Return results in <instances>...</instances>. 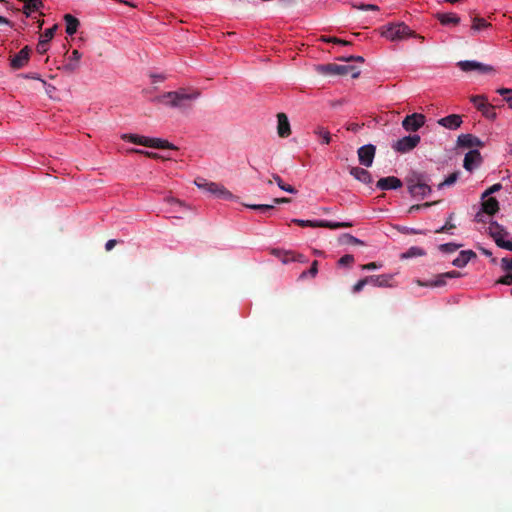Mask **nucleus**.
<instances>
[{"label": "nucleus", "mask_w": 512, "mask_h": 512, "mask_svg": "<svg viewBox=\"0 0 512 512\" xmlns=\"http://www.w3.org/2000/svg\"><path fill=\"white\" fill-rule=\"evenodd\" d=\"M277 134L281 138H287L291 134L290 122L285 113L277 114Z\"/></svg>", "instance_id": "nucleus-15"}, {"label": "nucleus", "mask_w": 512, "mask_h": 512, "mask_svg": "<svg viewBox=\"0 0 512 512\" xmlns=\"http://www.w3.org/2000/svg\"><path fill=\"white\" fill-rule=\"evenodd\" d=\"M375 146L367 144L358 149V159L360 164L370 167L375 157Z\"/></svg>", "instance_id": "nucleus-13"}, {"label": "nucleus", "mask_w": 512, "mask_h": 512, "mask_svg": "<svg viewBox=\"0 0 512 512\" xmlns=\"http://www.w3.org/2000/svg\"><path fill=\"white\" fill-rule=\"evenodd\" d=\"M501 184L497 183V184H494L493 186H491L489 189H487L483 195H482V198H486L488 197L490 194L496 192V191H499L501 189Z\"/></svg>", "instance_id": "nucleus-47"}, {"label": "nucleus", "mask_w": 512, "mask_h": 512, "mask_svg": "<svg viewBox=\"0 0 512 512\" xmlns=\"http://www.w3.org/2000/svg\"><path fill=\"white\" fill-rule=\"evenodd\" d=\"M412 35V30L404 23L388 25L382 31V36L390 41L403 40Z\"/></svg>", "instance_id": "nucleus-4"}, {"label": "nucleus", "mask_w": 512, "mask_h": 512, "mask_svg": "<svg viewBox=\"0 0 512 512\" xmlns=\"http://www.w3.org/2000/svg\"><path fill=\"white\" fill-rule=\"evenodd\" d=\"M152 78H153L154 82L163 81L165 79L164 76H162V75H152Z\"/></svg>", "instance_id": "nucleus-60"}, {"label": "nucleus", "mask_w": 512, "mask_h": 512, "mask_svg": "<svg viewBox=\"0 0 512 512\" xmlns=\"http://www.w3.org/2000/svg\"><path fill=\"white\" fill-rule=\"evenodd\" d=\"M458 143L461 146L472 147L478 145L480 140L471 134H462L458 137Z\"/></svg>", "instance_id": "nucleus-28"}, {"label": "nucleus", "mask_w": 512, "mask_h": 512, "mask_svg": "<svg viewBox=\"0 0 512 512\" xmlns=\"http://www.w3.org/2000/svg\"><path fill=\"white\" fill-rule=\"evenodd\" d=\"M403 232L407 234H424L422 230H417L415 228H404Z\"/></svg>", "instance_id": "nucleus-55"}, {"label": "nucleus", "mask_w": 512, "mask_h": 512, "mask_svg": "<svg viewBox=\"0 0 512 512\" xmlns=\"http://www.w3.org/2000/svg\"><path fill=\"white\" fill-rule=\"evenodd\" d=\"M499 247L512 251V241L504 240Z\"/></svg>", "instance_id": "nucleus-56"}, {"label": "nucleus", "mask_w": 512, "mask_h": 512, "mask_svg": "<svg viewBox=\"0 0 512 512\" xmlns=\"http://www.w3.org/2000/svg\"><path fill=\"white\" fill-rule=\"evenodd\" d=\"M488 230L490 236L494 239L498 246H500V244L505 240V237L508 235L505 229L496 222H492L489 225Z\"/></svg>", "instance_id": "nucleus-17"}, {"label": "nucleus", "mask_w": 512, "mask_h": 512, "mask_svg": "<svg viewBox=\"0 0 512 512\" xmlns=\"http://www.w3.org/2000/svg\"><path fill=\"white\" fill-rule=\"evenodd\" d=\"M273 180L277 183L278 187L281 188L285 183L281 179V177L277 174L272 175Z\"/></svg>", "instance_id": "nucleus-57"}, {"label": "nucleus", "mask_w": 512, "mask_h": 512, "mask_svg": "<svg viewBox=\"0 0 512 512\" xmlns=\"http://www.w3.org/2000/svg\"><path fill=\"white\" fill-rule=\"evenodd\" d=\"M491 26L484 18L475 17L472 20L471 30L474 32L481 31L483 29H487Z\"/></svg>", "instance_id": "nucleus-31"}, {"label": "nucleus", "mask_w": 512, "mask_h": 512, "mask_svg": "<svg viewBox=\"0 0 512 512\" xmlns=\"http://www.w3.org/2000/svg\"><path fill=\"white\" fill-rule=\"evenodd\" d=\"M497 283L507 286L512 285V274L509 272L506 273L497 281Z\"/></svg>", "instance_id": "nucleus-44"}, {"label": "nucleus", "mask_w": 512, "mask_h": 512, "mask_svg": "<svg viewBox=\"0 0 512 512\" xmlns=\"http://www.w3.org/2000/svg\"><path fill=\"white\" fill-rule=\"evenodd\" d=\"M64 21L66 24V33L70 36L75 34L80 24L79 20L71 14H66Z\"/></svg>", "instance_id": "nucleus-25"}, {"label": "nucleus", "mask_w": 512, "mask_h": 512, "mask_svg": "<svg viewBox=\"0 0 512 512\" xmlns=\"http://www.w3.org/2000/svg\"><path fill=\"white\" fill-rule=\"evenodd\" d=\"M31 49L28 46L22 48L15 56L10 59V65L13 69H21L26 66L30 59Z\"/></svg>", "instance_id": "nucleus-14"}, {"label": "nucleus", "mask_w": 512, "mask_h": 512, "mask_svg": "<svg viewBox=\"0 0 512 512\" xmlns=\"http://www.w3.org/2000/svg\"><path fill=\"white\" fill-rule=\"evenodd\" d=\"M0 24H7L8 25V24H10V21L7 18H5V17L0 16Z\"/></svg>", "instance_id": "nucleus-62"}, {"label": "nucleus", "mask_w": 512, "mask_h": 512, "mask_svg": "<svg viewBox=\"0 0 512 512\" xmlns=\"http://www.w3.org/2000/svg\"><path fill=\"white\" fill-rule=\"evenodd\" d=\"M353 59L363 62L364 59L361 56L354 57Z\"/></svg>", "instance_id": "nucleus-63"}, {"label": "nucleus", "mask_w": 512, "mask_h": 512, "mask_svg": "<svg viewBox=\"0 0 512 512\" xmlns=\"http://www.w3.org/2000/svg\"><path fill=\"white\" fill-rule=\"evenodd\" d=\"M125 141L148 147L149 137L140 136L137 134H123L121 137Z\"/></svg>", "instance_id": "nucleus-26"}, {"label": "nucleus", "mask_w": 512, "mask_h": 512, "mask_svg": "<svg viewBox=\"0 0 512 512\" xmlns=\"http://www.w3.org/2000/svg\"><path fill=\"white\" fill-rule=\"evenodd\" d=\"M364 269H376L377 268V264L375 262H371L369 264H366L364 267Z\"/></svg>", "instance_id": "nucleus-59"}, {"label": "nucleus", "mask_w": 512, "mask_h": 512, "mask_svg": "<svg viewBox=\"0 0 512 512\" xmlns=\"http://www.w3.org/2000/svg\"><path fill=\"white\" fill-rule=\"evenodd\" d=\"M280 189L291 194H295L297 192L294 187L288 184H284Z\"/></svg>", "instance_id": "nucleus-52"}, {"label": "nucleus", "mask_w": 512, "mask_h": 512, "mask_svg": "<svg viewBox=\"0 0 512 512\" xmlns=\"http://www.w3.org/2000/svg\"><path fill=\"white\" fill-rule=\"evenodd\" d=\"M148 147L158 148V149H175L176 147L169 143L167 140H163L160 138H149Z\"/></svg>", "instance_id": "nucleus-29"}, {"label": "nucleus", "mask_w": 512, "mask_h": 512, "mask_svg": "<svg viewBox=\"0 0 512 512\" xmlns=\"http://www.w3.org/2000/svg\"><path fill=\"white\" fill-rule=\"evenodd\" d=\"M462 245L455 243H445L439 246L440 251L444 253H453L458 250Z\"/></svg>", "instance_id": "nucleus-38"}, {"label": "nucleus", "mask_w": 512, "mask_h": 512, "mask_svg": "<svg viewBox=\"0 0 512 512\" xmlns=\"http://www.w3.org/2000/svg\"><path fill=\"white\" fill-rule=\"evenodd\" d=\"M293 223L301 226V227H322L329 229H339V228H348L352 226L350 222H331L326 220H302V219H293Z\"/></svg>", "instance_id": "nucleus-5"}, {"label": "nucleus", "mask_w": 512, "mask_h": 512, "mask_svg": "<svg viewBox=\"0 0 512 512\" xmlns=\"http://www.w3.org/2000/svg\"><path fill=\"white\" fill-rule=\"evenodd\" d=\"M82 54L78 50H73L68 57V62L64 65V70L67 72H74L79 67V61Z\"/></svg>", "instance_id": "nucleus-22"}, {"label": "nucleus", "mask_w": 512, "mask_h": 512, "mask_svg": "<svg viewBox=\"0 0 512 512\" xmlns=\"http://www.w3.org/2000/svg\"><path fill=\"white\" fill-rule=\"evenodd\" d=\"M409 193L415 198H424L431 193V188L419 177L408 180Z\"/></svg>", "instance_id": "nucleus-9"}, {"label": "nucleus", "mask_w": 512, "mask_h": 512, "mask_svg": "<svg viewBox=\"0 0 512 512\" xmlns=\"http://www.w3.org/2000/svg\"><path fill=\"white\" fill-rule=\"evenodd\" d=\"M23 2V12L30 16L33 12L39 11L43 7L42 0H21Z\"/></svg>", "instance_id": "nucleus-24"}, {"label": "nucleus", "mask_w": 512, "mask_h": 512, "mask_svg": "<svg viewBox=\"0 0 512 512\" xmlns=\"http://www.w3.org/2000/svg\"><path fill=\"white\" fill-rule=\"evenodd\" d=\"M393 274L373 275L358 281L353 288H364V286H373L377 288H386L396 285Z\"/></svg>", "instance_id": "nucleus-3"}, {"label": "nucleus", "mask_w": 512, "mask_h": 512, "mask_svg": "<svg viewBox=\"0 0 512 512\" xmlns=\"http://www.w3.org/2000/svg\"><path fill=\"white\" fill-rule=\"evenodd\" d=\"M434 203H430V202H426L424 204H416V205H412L410 208H409V213H413V212H416V211H419L423 208H428L430 207L431 205H433Z\"/></svg>", "instance_id": "nucleus-46"}, {"label": "nucleus", "mask_w": 512, "mask_h": 512, "mask_svg": "<svg viewBox=\"0 0 512 512\" xmlns=\"http://www.w3.org/2000/svg\"><path fill=\"white\" fill-rule=\"evenodd\" d=\"M134 151L137 152V153L145 154L146 156L151 157V158H160L158 153L149 152V151H143V150H138V149L134 150Z\"/></svg>", "instance_id": "nucleus-51"}, {"label": "nucleus", "mask_w": 512, "mask_h": 512, "mask_svg": "<svg viewBox=\"0 0 512 512\" xmlns=\"http://www.w3.org/2000/svg\"><path fill=\"white\" fill-rule=\"evenodd\" d=\"M438 124L450 129L455 130L462 124V118L458 114H451L438 120Z\"/></svg>", "instance_id": "nucleus-19"}, {"label": "nucleus", "mask_w": 512, "mask_h": 512, "mask_svg": "<svg viewBox=\"0 0 512 512\" xmlns=\"http://www.w3.org/2000/svg\"><path fill=\"white\" fill-rule=\"evenodd\" d=\"M502 268L506 271L512 270V258H503L502 259Z\"/></svg>", "instance_id": "nucleus-48"}, {"label": "nucleus", "mask_w": 512, "mask_h": 512, "mask_svg": "<svg viewBox=\"0 0 512 512\" xmlns=\"http://www.w3.org/2000/svg\"><path fill=\"white\" fill-rule=\"evenodd\" d=\"M366 10H378V6L373 4H367L365 5Z\"/></svg>", "instance_id": "nucleus-61"}, {"label": "nucleus", "mask_w": 512, "mask_h": 512, "mask_svg": "<svg viewBox=\"0 0 512 512\" xmlns=\"http://www.w3.org/2000/svg\"><path fill=\"white\" fill-rule=\"evenodd\" d=\"M376 186L381 190L398 189L402 187V181L395 176H389L379 179Z\"/></svg>", "instance_id": "nucleus-16"}, {"label": "nucleus", "mask_w": 512, "mask_h": 512, "mask_svg": "<svg viewBox=\"0 0 512 512\" xmlns=\"http://www.w3.org/2000/svg\"><path fill=\"white\" fill-rule=\"evenodd\" d=\"M56 29L57 25H54L53 27L46 29L44 33L41 34L40 38L46 42H49L54 37Z\"/></svg>", "instance_id": "nucleus-41"}, {"label": "nucleus", "mask_w": 512, "mask_h": 512, "mask_svg": "<svg viewBox=\"0 0 512 512\" xmlns=\"http://www.w3.org/2000/svg\"><path fill=\"white\" fill-rule=\"evenodd\" d=\"M165 201L169 204H172V205H178L179 207H184V204L182 201L176 199V198H173V197H167L165 199Z\"/></svg>", "instance_id": "nucleus-50"}, {"label": "nucleus", "mask_w": 512, "mask_h": 512, "mask_svg": "<svg viewBox=\"0 0 512 512\" xmlns=\"http://www.w3.org/2000/svg\"><path fill=\"white\" fill-rule=\"evenodd\" d=\"M317 71L322 74L347 75L351 74L353 78L358 77L359 71L351 65L326 64L317 66Z\"/></svg>", "instance_id": "nucleus-7"}, {"label": "nucleus", "mask_w": 512, "mask_h": 512, "mask_svg": "<svg viewBox=\"0 0 512 512\" xmlns=\"http://www.w3.org/2000/svg\"><path fill=\"white\" fill-rule=\"evenodd\" d=\"M117 241L115 239H110L106 242L105 244V249L107 251H110L114 248V246L116 245Z\"/></svg>", "instance_id": "nucleus-54"}, {"label": "nucleus", "mask_w": 512, "mask_h": 512, "mask_svg": "<svg viewBox=\"0 0 512 512\" xmlns=\"http://www.w3.org/2000/svg\"><path fill=\"white\" fill-rule=\"evenodd\" d=\"M460 277V273L457 271H449L446 273H440L430 278H423L417 281L419 286H444L449 284V280Z\"/></svg>", "instance_id": "nucleus-6"}, {"label": "nucleus", "mask_w": 512, "mask_h": 512, "mask_svg": "<svg viewBox=\"0 0 512 512\" xmlns=\"http://www.w3.org/2000/svg\"><path fill=\"white\" fill-rule=\"evenodd\" d=\"M479 111L487 118L494 119L496 117L494 107L491 104H487L486 106L483 103L479 104Z\"/></svg>", "instance_id": "nucleus-33"}, {"label": "nucleus", "mask_w": 512, "mask_h": 512, "mask_svg": "<svg viewBox=\"0 0 512 512\" xmlns=\"http://www.w3.org/2000/svg\"><path fill=\"white\" fill-rule=\"evenodd\" d=\"M318 273V262L317 261H313L310 269H308L307 271H303L300 275H299V278L300 279H305V278H314Z\"/></svg>", "instance_id": "nucleus-32"}, {"label": "nucleus", "mask_w": 512, "mask_h": 512, "mask_svg": "<svg viewBox=\"0 0 512 512\" xmlns=\"http://www.w3.org/2000/svg\"><path fill=\"white\" fill-rule=\"evenodd\" d=\"M425 119L423 114L413 113L403 119L402 126L406 131L416 132L425 124Z\"/></svg>", "instance_id": "nucleus-12"}, {"label": "nucleus", "mask_w": 512, "mask_h": 512, "mask_svg": "<svg viewBox=\"0 0 512 512\" xmlns=\"http://www.w3.org/2000/svg\"><path fill=\"white\" fill-rule=\"evenodd\" d=\"M470 101L475 105V107L479 110V104H484L485 106L488 103V99L484 95H475L470 98Z\"/></svg>", "instance_id": "nucleus-40"}, {"label": "nucleus", "mask_w": 512, "mask_h": 512, "mask_svg": "<svg viewBox=\"0 0 512 512\" xmlns=\"http://www.w3.org/2000/svg\"><path fill=\"white\" fill-rule=\"evenodd\" d=\"M25 78H28V79H35V80H40L41 82H43L44 84L46 83L44 80H42L40 78V75L37 74V73H29V74H25L24 75Z\"/></svg>", "instance_id": "nucleus-53"}, {"label": "nucleus", "mask_w": 512, "mask_h": 512, "mask_svg": "<svg viewBox=\"0 0 512 512\" xmlns=\"http://www.w3.org/2000/svg\"><path fill=\"white\" fill-rule=\"evenodd\" d=\"M476 257V254L472 250H463L459 253V255L453 260V265L456 267H464L467 263Z\"/></svg>", "instance_id": "nucleus-21"}, {"label": "nucleus", "mask_w": 512, "mask_h": 512, "mask_svg": "<svg viewBox=\"0 0 512 512\" xmlns=\"http://www.w3.org/2000/svg\"><path fill=\"white\" fill-rule=\"evenodd\" d=\"M48 43L49 42H46L44 40H42L41 38L39 39V42L37 44V52L40 53V54H44L47 52L48 50Z\"/></svg>", "instance_id": "nucleus-45"}, {"label": "nucleus", "mask_w": 512, "mask_h": 512, "mask_svg": "<svg viewBox=\"0 0 512 512\" xmlns=\"http://www.w3.org/2000/svg\"><path fill=\"white\" fill-rule=\"evenodd\" d=\"M322 39H323V41H326V42H333V43H338V44H342V45L348 44L347 41L341 40V39H338L335 37H323Z\"/></svg>", "instance_id": "nucleus-49"}, {"label": "nucleus", "mask_w": 512, "mask_h": 512, "mask_svg": "<svg viewBox=\"0 0 512 512\" xmlns=\"http://www.w3.org/2000/svg\"><path fill=\"white\" fill-rule=\"evenodd\" d=\"M482 209L488 215H493L499 210V203L494 197L483 198Z\"/></svg>", "instance_id": "nucleus-23"}, {"label": "nucleus", "mask_w": 512, "mask_h": 512, "mask_svg": "<svg viewBox=\"0 0 512 512\" xmlns=\"http://www.w3.org/2000/svg\"><path fill=\"white\" fill-rule=\"evenodd\" d=\"M271 253L277 257L283 264L292 262L305 263L307 262L306 257L303 254L295 253L290 250L272 249Z\"/></svg>", "instance_id": "nucleus-10"}, {"label": "nucleus", "mask_w": 512, "mask_h": 512, "mask_svg": "<svg viewBox=\"0 0 512 512\" xmlns=\"http://www.w3.org/2000/svg\"><path fill=\"white\" fill-rule=\"evenodd\" d=\"M457 66L464 72L478 71L479 73L486 74L494 71L491 65H486L474 60L459 61Z\"/></svg>", "instance_id": "nucleus-11"}, {"label": "nucleus", "mask_w": 512, "mask_h": 512, "mask_svg": "<svg viewBox=\"0 0 512 512\" xmlns=\"http://www.w3.org/2000/svg\"><path fill=\"white\" fill-rule=\"evenodd\" d=\"M194 183L199 189H201L204 192H207L219 199H223V200L234 199V195L221 184H218L215 182H209L204 178H197V179H195Z\"/></svg>", "instance_id": "nucleus-2"}, {"label": "nucleus", "mask_w": 512, "mask_h": 512, "mask_svg": "<svg viewBox=\"0 0 512 512\" xmlns=\"http://www.w3.org/2000/svg\"><path fill=\"white\" fill-rule=\"evenodd\" d=\"M273 202L277 203V204H279V203H288V202H290V199L289 198H275L273 200Z\"/></svg>", "instance_id": "nucleus-58"}, {"label": "nucleus", "mask_w": 512, "mask_h": 512, "mask_svg": "<svg viewBox=\"0 0 512 512\" xmlns=\"http://www.w3.org/2000/svg\"><path fill=\"white\" fill-rule=\"evenodd\" d=\"M246 207L253 209V210H258L261 213H266V212L274 209L273 205H266V204H247Z\"/></svg>", "instance_id": "nucleus-37"}, {"label": "nucleus", "mask_w": 512, "mask_h": 512, "mask_svg": "<svg viewBox=\"0 0 512 512\" xmlns=\"http://www.w3.org/2000/svg\"><path fill=\"white\" fill-rule=\"evenodd\" d=\"M350 174L357 180H359L362 183L370 184L372 183V176L371 174L360 167H352L350 169Z\"/></svg>", "instance_id": "nucleus-20"}, {"label": "nucleus", "mask_w": 512, "mask_h": 512, "mask_svg": "<svg viewBox=\"0 0 512 512\" xmlns=\"http://www.w3.org/2000/svg\"><path fill=\"white\" fill-rule=\"evenodd\" d=\"M420 143V136L417 134L405 136L392 144V148L399 153H407L413 150Z\"/></svg>", "instance_id": "nucleus-8"}, {"label": "nucleus", "mask_w": 512, "mask_h": 512, "mask_svg": "<svg viewBox=\"0 0 512 512\" xmlns=\"http://www.w3.org/2000/svg\"><path fill=\"white\" fill-rule=\"evenodd\" d=\"M356 7H357L358 9L366 10V8H365V5H364V4L359 5V6H356Z\"/></svg>", "instance_id": "nucleus-64"}, {"label": "nucleus", "mask_w": 512, "mask_h": 512, "mask_svg": "<svg viewBox=\"0 0 512 512\" xmlns=\"http://www.w3.org/2000/svg\"><path fill=\"white\" fill-rule=\"evenodd\" d=\"M198 91L187 92L184 89L178 91L167 92L158 97V101L164 105L186 109L191 106V102L199 97Z\"/></svg>", "instance_id": "nucleus-1"}, {"label": "nucleus", "mask_w": 512, "mask_h": 512, "mask_svg": "<svg viewBox=\"0 0 512 512\" xmlns=\"http://www.w3.org/2000/svg\"><path fill=\"white\" fill-rule=\"evenodd\" d=\"M452 219L453 214H450L446 223L442 227L436 229L435 233H444L450 231L451 229H454L455 225L452 223Z\"/></svg>", "instance_id": "nucleus-39"}, {"label": "nucleus", "mask_w": 512, "mask_h": 512, "mask_svg": "<svg viewBox=\"0 0 512 512\" xmlns=\"http://www.w3.org/2000/svg\"><path fill=\"white\" fill-rule=\"evenodd\" d=\"M437 19L443 25H456L460 22V18L455 13H439Z\"/></svg>", "instance_id": "nucleus-27"}, {"label": "nucleus", "mask_w": 512, "mask_h": 512, "mask_svg": "<svg viewBox=\"0 0 512 512\" xmlns=\"http://www.w3.org/2000/svg\"><path fill=\"white\" fill-rule=\"evenodd\" d=\"M458 176H459L458 172H454V173L450 174L444 181H442L441 183L438 184V189H442L446 186L453 185L457 181Z\"/></svg>", "instance_id": "nucleus-35"}, {"label": "nucleus", "mask_w": 512, "mask_h": 512, "mask_svg": "<svg viewBox=\"0 0 512 512\" xmlns=\"http://www.w3.org/2000/svg\"><path fill=\"white\" fill-rule=\"evenodd\" d=\"M314 134L321 140L322 144L328 145L331 142V139H332L331 134L323 126H317L314 129Z\"/></svg>", "instance_id": "nucleus-30"}, {"label": "nucleus", "mask_w": 512, "mask_h": 512, "mask_svg": "<svg viewBox=\"0 0 512 512\" xmlns=\"http://www.w3.org/2000/svg\"><path fill=\"white\" fill-rule=\"evenodd\" d=\"M496 92L504 97V100L507 102L509 108L512 109V89L499 88V89H497Z\"/></svg>", "instance_id": "nucleus-34"}, {"label": "nucleus", "mask_w": 512, "mask_h": 512, "mask_svg": "<svg viewBox=\"0 0 512 512\" xmlns=\"http://www.w3.org/2000/svg\"><path fill=\"white\" fill-rule=\"evenodd\" d=\"M342 237L345 239V242L347 244L363 245V242L361 240H359L358 238H356L350 234H344Z\"/></svg>", "instance_id": "nucleus-43"}, {"label": "nucleus", "mask_w": 512, "mask_h": 512, "mask_svg": "<svg viewBox=\"0 0 512 512\" xmlns=\"http://www.w3.org/2000/svg\"><path fill=\"white\" fill-rule=\"evenodd\" d=\"M425 255V251L420 247H411L407 250L406 253L403 254V257L410 258V257H418Z\"/></svg>", "instance_id": "nucleus-36"}, {"label": "nucleus", "mask_w": 512, "mask_h": 512, "mask_svg": "<svg viewBox=\"0 0 512 512\" xmlns=\"http://www.w3.org/2000/svg\"><path fill=\"white\" fill-rule=\"evenodd\" d=\"M353 262H354V257L350 254L344 255L338 260V264L340 266H350Z\"/></svg>", "instance_id": "nucleus-42"}, {"label": "nucleus", "mask_w": 512, "mask_h": 512, "mask_svg": "<svg viewBox=\"0 0 512 512\" xmlns=\"http://www.w3.org/2000/svg\"><path fill=\"white\" fill-rule=\"evenodd\" d=\"M481 162V155L478 150L469 151L464 158L463 166L466 170H474Z\"/></svg>", "instance_id": "nucleus-18"}]
</instances>
